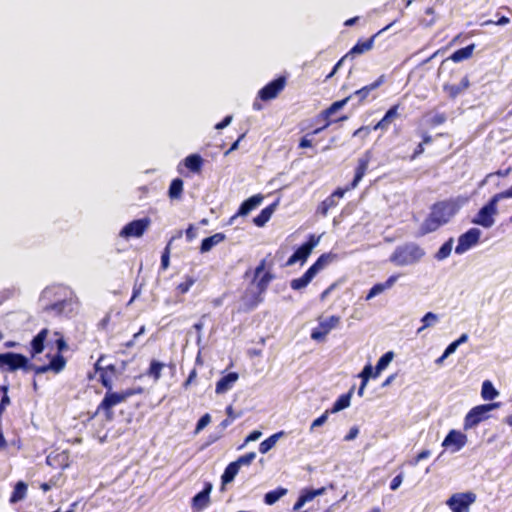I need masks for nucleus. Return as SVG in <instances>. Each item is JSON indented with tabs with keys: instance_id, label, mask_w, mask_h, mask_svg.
<instances>
[{
	"instance_id": "8fccbe9b",
	"label": "nucleus",
	"mask_w": 512,
	"mask_h": 512,
	"mask_svg": "<svg viewBox=\"0 0 512 512\" xmlns=\"http://www.w3.org/2000/svg\"><path fill=\"white\" fill-rule=\"evenodd\" d=\"M255 458H256L255 452H248V453L238 457V459L235 460L234 462L239 466V468H241V466L250 465L255 460Z\"/></svg>"
},
{
	"instance_id": "de8ad7c7",
	"label": "nucleus",
	"mask_w": 512,
	"mask_h": 512,
	"mask_svg": "<svg viewBox=\"0 0 512 512\" xmlns=\"http://www.w3.org/2000/svg\"><path fill=\"white\" fill-rule=\"evenodd\" d=\"M340 322V317L336 315H332L329 318L321 321L319 323L320 329H324L327 333H329L332 329L338 326Z\"/></svg>"
},
{
	"instance_id": "39448f33",
	"label": "nucleus",
	"mask_w": 512,
	"mask_h": 512,
	"mask_svg": "<svg viewBox=\"0 0 512 512\" xmlns=\"http://www.w3.org/2000/svg\"><path fill=\"white\" fill-rule=\"evenodd\" d=\"M500 402H493L488 404H481L473 407L468 411L464 417L463 429L465 431L470 430L478 426L481 422L489 419V412L499 408Z\"/></svg>"
},
{
	"instance_id": "e433bc0d",
	"label": "nucleus",
	"mask_w": 512,
	"mask_h": 512,
	"mask_svg": "<svg viewBox=\"0 0 512 512\" xmlns=\"http://www.w3.org/2000/svg\"><path fill=\"white\" fill-rule=\"evenodd\" d=\"M239 470V466L234 461L229 463L221 476L222 485L232 482Z\"/></svg>"
},
{
	"instance_id": "c03bdc74",
	"label": "nucleus",
	"mask_w": 512,
	"mask_h": 512,
	"mask_svg": "<svg viewBox=\"0 0 512 512\" xmlns=\"http://www.w3.org/2000/svg\"><path fill=\"white\" fill-rule=\"evenodd\" d=\"M498 394V391L489 380L483 382L481 388V397L484 400H493L498 396Z\"/></svg>"
},
{
	"instance_id": "f3484780",
	"label": "nucleus",
	"mask_w": 512,
	"mask_h": 512,
	"mask_svg": "<svg viewBox=\"0 0 512 512\" xmlns=\"http://www.w3.org/2000/svg\"><path fill=\"white\" fill-rule=\"evenodd\" d=\"M471 86V82L468 75H465L460 83L452 84V83H444L442 86L443 92L447 95V97L451 100H455L457 97L462 95L469 87Z\"/></svg>"
},
{
	"instance_id": "f257e3e1",
	"label": "nucleus",
	"mask_w": 512,
	"mask_h": 512,
	"mask_svg": "<svg viewBox=\"0 0 512 512\" xmlns=\"http://www.w3.org/2000/svg\"><path fill=\"white\" fill-rule=\"evenodd\" d=\"M459 206L455 200H443L434 203L428 216L422 222L419 234L424 236L447 224L457 213Z\"/></svg>"
},
{
	"instance_id": "a19ab883",
	"label": "nucleus",
	"mask_w": 512,
	"mask_h": 512,
	"mask_svg": "<svg viewBox=\"0 0 512 512\" xmlns=\"http://www.w3.org/2000/svg\"><path fill=\"white\" fill-rule=\"evenodd\" d=\"M373 367L370 364L364 366L363 370L358 375L361 378V384L358 389V395L361 397L364 394V389L368 383L370 377H373Z\"/></svg>"
},
{
	"instance_id": "f03ea898",
	"label": "nucleus",
	"mask_w": 512,
	"mask_h": 512,
	"mask_svg": "<svg viewBox=\"0 0 512 512\" xmlns=\"http://www.w3.org/2000/svg\"><path fill=\"white\" fill-rule=\"evenodd\" d=\"M336 259L337 254L335 253L328 252L321 254L301 277L291 280V289L298 291L305 288L321 270Z\"/></svg>"
},
{
	"instance_id": "0e129e2a",
	"label": "nucleus",
	"mask_w": 512,
	"mask_h": 512,
	"mask_svg": "<svg viewBox=\"0 0 512 512\" xmlns=\"http://www.w3.org/2000/svg\"><path fill=\"white\" fill-rule=\"evenodd\" d=\"M262 433L259 430H254L245 438L244 443L239 447V449L243 448L247 443L256 441L261 437Z\"/></svg>"
},
{
	"instance_id": "2eb2a0df",
	"label": "nucleus",
	"mask_w": 512,
	"mask_h": 512,
	"mask_svg": "<svg viewBox=\"0 0 512 512\" xmlns=\"http://www.w3.org/2000/svg\"><path fill=\"white\" fill-rule=\"evenodd\" d=\"M266 267V260L263 259L260 261L259 265L255 268L254 271V281H256V287L259 294L264 293L270 282L274 279V275L267 271L262 274Z\"/></svg>"
},
{
	"instance_id": "bb28decb",
	"label": "nucleus",
	"mask_w": 512,
	"mask_h": 512,
	"mask_svg": "<svg viewBox=\"0 0 512 512\" xmlns=\"http://www.w3.org/2000/svg\"><path fill=\"white\" fill-rule=\"evenodd\" d=\"M261 201L262 197L260 195H254L243 201L237 213L231 217L230 222H232L238 216L247 215L251 210H253L257 205H259Z\"/></svg>"
},
{
	"instance_id": "cd10ccee",
	"label": "nucleus",
	"mask_w": 512,
	"mask_h": 512,
	"mask_svg": "<svg viewBox=\"0 0 512 512\" xmlns=\"http://www.w3.org/2000/svg\"><path fill=\"white\" fill-rule=\"evenodd\" d=\"M399 277H400V274H394V275H391L384 283H377V284L373 285L366 296V300H369V299L375 297L376 295L384 292L386 289L391 288L395 284V282L398 280Z\"/></svg>"
},
{
	"instance_id": "680f3d73",
	"label": "nucleus",
	"mask_w": 512,
	"mask_h": 512,
	"mask_svg": "<svg viewBox=\"0 0 512 512\" xmlns=\"http://www.w3.org/2000/svg\"><path fill=\"white\" fill-rule=\"evenodd\" d=\"M431 452L429 450H423L419 452L411 461L410 464L412 466H416L420 461L427 459L430 456Z\"/></svg>"
},
{
	"instance_id": "412c9836",
	"label": "nucleus",
	"mask_w": 512,
	"mask_h": 512,
	"mask_svg": "<svg viewBox=\"0 0 512 512\" xmlns=\"http://www.w3.org/2000/svg\"><path fill=\"white\" fill-rule=\"evenodd\" d=\"M49 335V330L47 328L41 329L37 335L33 337L30 342L29 354L31 358L36 357L41 354L45 349V342Z\"/></svg>"
},
{
	"instance_id": "393cba45",
	"label": "nucleus",
	"mask_w": 512,
	"mask_h": 512,
	"mask_svg": "<svg viewBox=\"0 0 512 512\" xmlns=\"http://www.w3.org/2000/svg\"><path fill=\"white\" fill-rule=\"evenodd\" d=\"M238 378L239 375L237 372H230L224 375L216 382L215 392L217 394H223L227 392L233 387Z\"/></svg>"
},
{
	"instance_id": "dca6fc26",
	"label": "nucleus",
	"mask_w": 512,
	"mask_h": 512,
	"mask_svg": "<svg viewBox=\"0 0 512 512\" xmlns=\"http://www.w3.org/2000/svg\"><path fill=\"white\" fill-rule=\"evenodd\" d=\"M349 190L344 187H338L331 195L325 198L317 207V214L326 216L330 209L338 205V199L342 198Z\"/></svg>"
},
{
	"instance_id": "6e6d98bb",
	"label": "nucleus",
	"mask_w": 512,
	"mask_h": 512,
	"mask_svg": "<svg viewBox=\"0 0 512 512\" xmlns=\"http://www.w3.org/2000/svg\"><path fill=\"white\" fill-rule=\"evenodd\" d=\"M28 370H32L35 375H40V374L46 373L48 371H51V368H50L49 363L46 365H42V366H36L29 362Z\"/></svg>"
},
{
	"instance_id": "423d86ee",
	"label": "nucleus",
	"mask_w": 512,
	"mask_h": 512,
	"mask_svg": "<svg viewBox=\"0 0 512 512\" xmlns=\"http://www.w3.org/2000/svg\"><path fill=\"white\" fill-rule=\"evenodd\" d=\"M123 402V396H121L119 392L107 390L104 395V398L97 406L96 411L93 413L91 418H94L96 415L102 413L104 419L110 422L114 419L113 408Z\"/></svg>"
},
{
	"instance_id": "9d476101",
	"label": "nucleus",
	"mask_w": 512,
	"mask_h": 512,
	"mask_svg": "<svg viewBox=\"0 0 512 512\" xmlns=\"http://www.w3.org/2000/svg\"><path fill=\"white\" fill-rule=\"evenodd\" d=\"M320 237L314 234L309 235L308 240L303 243L287 260L286 266L294 265L296 262L304 264L310 256L314 247L319 243Z\"/></svg>"
},
{
	"instance_id": "a18cd8bd",
	"label": "nucleus",
	"mask_w": 512,
	"mask_h": 512,
	"mask_svg": "<svg viewBox=\"0 0 512 512\" xmlns=\"http://www.w3.org/2000/svg\"><path fill=\"white\" fill-rule=\"evenodd\" d=\"M49 365L51 371L57 374L65 368L66 359L62 354L56 353L54 356H52Z\"/></svg>"
},
{
	"instance_id": "603ef678",
	"label": "nucleus",
	"mask_w": 512,
	"mask_h": 512,
	"mask_svg": "<svg viewBox=\"0 0 512 512\" xmlns=\"http://www.w3.org/2000/svg\"><path fill=\"white\" fill-rule=\"evenodd\" d=\"M447 116L445 113H437L429 120V126L430 127H437L439 125H442L446 122Z\"/></svg>"
},
{
	"instance_id": "ea45409f",
	"label": "nucleus",
	"mask_w": 512,
	"mask_h": 512,
	"mask_svg": "<svg viewBox=\"0 0 512 512\" xmlns=\"http://www.w3.org/2000/svg\"><path fill=\"white\" fill-rule=\"evenodd\" d=\"M284 434L283 431L277 432L271 436H269L267 439L262 441L259 445V451L262 454H266L268 451H270L275 444L277 443L278 439Z\"/></svg>"
},
{
	"instance_id": "c85d7f7f",
	"label": "nucleus",
	"mask_w": 512,
	"mask_h": 512,
	"mask_svg": "<svg viewBox=\"0 0 512 512\" xmlns=\"http://www.w3.org/2000/svg\"><path fill=\"white\" fill-rule=\"evenodd\" d=\"M474 48H475L474 44H470V45H467L466 47L460 48V49L456 50L455 52H453L443 62H445L447 60H452L453 62L458 63L463 60H467L472 56Z\"/></svg>"
},
{
	"instance_id": "69168bd1",
	"label": "nucleus",
	"mask_w": 512,
	"mask_h": 512,
	"mask_svg": "<svg viewBox=\"0 0 512 512\" xmlns=\"http://www.w3.org/2000/svg\"><path fill=\"white\" fill-rule=\"evenodd\" d=\"M495 201L498 203L501 199H506V198H512V186L505 190V191H502V192H499L497 194H495L494 196H492Z\"/></svg>"
},
{
	"instance_id": "a878e982",
	"label": "nucleus",
	"mask_w": 512,
	"mask_h": 512,
	"mask_svg": "<svg viewBox=\"0 0 512 512\" xmlns=\"http://www.w3.org/2000/svg\"><path fill=\"white\" fill-rule=\"evenodd\" d=\"M386 81L385 75H380L374 82L356 90L351 96L358 97L359 102L366 100L373 90L379 88Z\"/></svg>"
},
{
	"instance_id": "7c9ffc66",
	"label": "nucleus",
	"mask_w": 512,
	"mask_h": 512,
	"mask_svg": "<svg viewBox=\"0 0 512 512\" xmlns=\"http://www.w3.org/2000/svg\"><path fill=\"white\" fill-rule=\"evenodd\" d=\"M226 236L224 233H215L212 236H209L207 238H204L200 245V251L201 253H205L210 251L215 245L223 242L225 240Z\"/></svg>"
},
{
	"instance_id": "f8f14e48",
	"label": "nucleus",
	"mask_w": 512,
	"mask_h": 512,
	"mask_svg": "<svg viewBox=\"0 0 512 512\" xmlns=\"http://www.w3.org/2000/svg\"><path fill=\"white\" fill-rule=\"evenodd\" d=\"M286 84L287 77L281 75L261 88L258 92V97L262 101H270L275 99L284 90Z\"/></svg>"
},
{
	"instance_id": "473e14b6",
	"label": "nucleus",
	"mask_w": 512,
	"mask_h": 512,
	"mask_svg": "<svg viewBox=\"0 0 512 512\" xmlns=\"http://www.w3.org/2000/svg\"><path fill=\"white\" fill-rule=\"evenodd\" d=\"M164 367V363L156 359H152L150 361L149 367L145 371V376L152 378L155 382H157L161 378L162 370Z\"/></svg>"
},
{
	"instance_id": "4be33fe9",
	"label": "nucleus",
	"mask_w": 512,
	"mask_h": 512,
	"mask_svg": "<svg viewBox=\"0 0 512 512\" xmlns=\"http://www.w3.org/2000/svg\"><path fill=\"white\" fill-rule=\"evenodd\" d=\"M325 491V487H321L318 489H303L293 506V510L299 511L307 502L312 501L316 496L323 495Z\"/></svg>"
},
{
	"instance_id": "bf43d9fd",
	"label": "nucleus",
	"mask_w": 512,
	"mask_h": 512,
	"mask_svg": "<svg viewBox=\"0 0 512 512\" xmlns=\"http://www.w3.org/2000/svg\"><path fill=\"white\" fill-rule=\"evenodd\" d=\"M196 378H197V370H196V368H193L189 372L187 379L182 384L183 389L187 390L189 388V386L192 385L196 381Z\"/></svg>"
},
{
	"instance_id": "6e6552de",
	"label": "nucleus",
	"mask_w": 512,
	"mask_h": 512,
	"mask_svg": "<svg viewBox=\"0 0 512 512\" xmlns=\"http://www.w3.org/2000/svg\"><path fill=\"white\" fill-rule=\"evenodd\" d=\"M476 498V494L472 491L454 493L447 499L446 505L452 512H469Z\"/></svg>"
},
{
	"instance_id": "0eeeda50",
	"label": "nucleus",
	"mask_w": 512,
	"mask_h": 512,
	"mask_svg": "<svg viewBox=\"0 0 512 512\" xmlns=\"http://www.w3.org/2000/svg\"><path fill=\"white\" fill-rule=\"evenodd\" d=\"M29 359L20 353L6 352L0 354V370L14 372L19 369L28 371Z\"/></svg>"
},
{
	"instance_id": "2f4dec72",
	"label": "nucleus",
	"mask_w": 512,
	"mask_h": 512,
	"mask_svg": "<svg viewBox=\"0 0 512 512\" xmlns=\"http://www.w3.org/2000/svg\"><path fill=\"white\" fill-rule=\"evenodd\" d=\"M184 166L193 173H200L203 166V158L198 154H191L183 161Z\"/></svg>"
},
{
	"instance_id": "58836bf2",
	"label": "nucleus",
	"mask_w": 512,
	"mask_h": 512,
	"mask_svg": "<svg viewBox=\"0 0 512 512\" xmlns=\"http://www.w3.org/2000/svg\"><path fill=\"white\" fill-rule=\"evenodd\" d=\"M273 211L274 205L265 207L256 217H254L253 223L258 227H263L270 220Z\"/></svg>"
},
{
	"instance_id": "ddd939ff",
	"label": "nucleus",
	"mask_w": 512,
	"mask_h": 512,
	"mask_svg": "<svg viewBox=\"0 0 512 512\" xmlns=\"http://www.w3.org/2000/svg\"><path fill=\"white\" fill-rule=\"evenodd\" d=\"M467 435L461 431L452 429L448 432L442 442V446L451 452L460 451L467 444Z\"/></svg>"
},
{
	"instance_id": "37998d69",
	"label": "nucleus",
	"mask_w": 512,
	"mask_h": 512,
	"mask_svg": "<svg viewBox=\"0 0 512 512\" xmlns=\"http://www.w3.org/2000/svg\"><path fill=\"white\" fill-rule=\"evenodd\" d=\"M393 357L394 353L392 351H388L380 357L375 366V372L373 375L374 378H376L380 374V372L383 371L389 365Z\"/></svg>"
},
{
	"instance_id": "72a5a7b5",
	"label": "nucleus",
	"mask_w": 512,
	"mask_h": 512,
	"mask_svg": "<svg viewBox=\"0 0 512 512\" xmlns=\"http://www.w3.org/2000/svg\"><path fill=\"white\" fill-rule=\"evenodd\" d=\"M352 394L353 388H351L347 393L340 395L339 398L334 402L331 409H328L331 412V414L337 413L349 407Z\"/></svg>"
},
{
	"instance_id": "4d7b16f0",
	"label": "nucleus",
	"mask_w": 512,
	"mask_h": 512,
	"mask_svg": "<svg viewBox=\"0 0 512 512\" xmlns=\"http://www.w3.org/2000/svg\"><path fill=\"white\" fill-rule=\"evenodd\" d=\"M315 134H311V132L307 133L305 136H303L298 144V148L305 149V148H311L313 146L311 136H314Z\"/></svg>"
},
{
	"instance_id": "4c0bfd02",
	"label": "nucleus",
	"mask_w": 512,
	"mask_h": 512,
	"mask_svg": "<svg viewBox=\"0 0 512 512\" xmlns=\"http://www.w3.org/2000/svg\"><path fill=\"white\" fill-rule=\"evenodd\" d=\"M183 180L181 178H175L171 181L168 196L170 199H180L183 193Z\"/></svg>"
},
{
	"instance_id": "13d9d810",
	"label": "nucleus",
	"mask_w": 512,
	"mask_h": 512,
	"mask_svg": "<svg viewBox=\"0 0 512 512\" xmlns=\"http://www.w3.org/2000/svg\"><path fill=\"white\" fill-rule=\"evenodd\" d=\"M328 333L324 329H320V325L313 329L311 332V338L316 341H322L325 339Z\"/></svg>"
},
{
	"instance_id": "774afa93",
	"label": "nucleus",
	"mask_w": 512,
	"mask_h": 512,
	"mask_svg": "<svg viewBox=\"0 0 512 512\" xmlns=\"http://www.w3.org/2000/svg\"><path fill=\"white\" fill-rule=\"evenodd\" d=\"M196 234V229L192 224H190L188 228L185 230L187 241H192L196 237Z\"/></svg>"
},
{
	"instance_id": "864d4df0",
	"label": "nucleus",
	"mask_w": 512,
	"mask_h": 512,
	"mask_svg": "<svg viewBox=\"0 0 512 512\" xmlns=\"http://www.w3.org/2000/svg\"><path fill=\"white\" fill-rule=\"evenodd\" d=\"M195 280L188 276L186 277L185 281L181 282L180 284H178L177 286V291L181 294H185L189 291V289L192 287V285L194 284Z\"/></svg>"
},
{
	"instance_id": "49530a36",
	"label": "nucleus",
	"mask_w": 512,
	"mask_h": 512,
	"mask_svg": "<svg viewBox=\"0 0 512 512\" xmlns=\"http://www.w3.org/2000/svg\"><path fill=\"white\" fill-rule=\"evenodd\" d=\"M452 246H453V238H449L440 248L439 250L436 252L435 254V259H437L438 261H442L446 258H448L451 254V251H452Z\"/></svg>"
},
{
	"instance_id": "3c124183",
	"label": "nucleus",
	"mask_w": 512,
	"mask_h": 512,
	"mask_svg": "<svg viewBox=\"0 0 512 512\" xmlns=\"http://www.w3.org/2000/svg\"><path fill=\"white\" fill-rule=\"evenodd\" d=\"M54 335L57 337L55 339L57 353L62 354L64 351L68 349V344L60 332H55Z\"/></svg>"
},
{
	"instance_id": "f704fd0d",
	"label": "nucleus",
	"mask_w": 512,
	"mask_h": 512,
	"mask_svg": "<svg viewBox=\"0 0 512 512\" xmlns=\"http://www.w3.org/2000/svg\"><path fill=\"white\" fill-rule=\"evenodd\" d=\"M28 486L25 482L19 481L14 486V489L10 495L9 502L15 504L26 497Z\"/></svg>"
},
{
	"instance_id": "052dcab7",
	"label": "nucleus",
	"mask_w": 512,
	"mask_h": 512,
	"mask_svg": "<svg viewBox=\"0 0 512 512\" xmlns=\"http://www.w3.org/2000/svg\"><path fill=\"white\" fill-rule=\"evenodd\" d=\"M211 421L210 414L206 413L204 414L197 422L196 424V432L201 431L204 429Z\"/></svg>"
},
{
	"instance_id": "1a4fd4ad",
	"label": "nucleus",
	"mask_w": 512,
	"mask_h": 512,
	"mask_svg": "<svg viewBox=\"0 0 512 512\" xmlns=\"http://www.w3.org/2000/svg\"><path fill=\"white\" fill-rule=\"evenodd\" d=\"M497 202L493 197L476 214L472 222L484 228H490L494 225V216L497 214Z\"/></svg>"
},
{
	"instance_id": "a211bd4d",
	"label": "nucleus",
	"mask_w": 512,
	"mask_h": 512,
	"mask_svg": "<svg viewBox=\"0 0 512 512\" xmlns=\"http://www.w3.org/2000/svg\"><path fill=\"white\" fill-rule=\"evenodd\" d=\"M102 357L95 363V370L99 373V381L104 388L112 390V378L116 374V367L114 364H109L104 367L100 366Z\"/></svg>"
},
{
	"instance_id": "7ed1b4c3",
	"label": "nucleus",
	"mask_w": 512,
	"mask_h": 512,
	"mask_svg": "<svg viewBox=\"0 0 512 512\" xmlns=\"http://www.w3.org/2000/svg\"><path fill=\"white\" fill-rule=\"evenodd\" d=\"M424 255V250L418 244L406 243L396 247L389 260L397 266H407L417 263Z\"/></svg>"
},
{
	"instance_id": "5fc2aeb1",
	"label": "nucleus",
	"mask_w": 512,
	"mask_h": 512,
	"mask_svg": "<svg viewBox=\"0 0 512 512\" xmlns=\"http://www.w3.org/2000/svg\"><path fill=\"white\" fill-rule=\"evenodd\" d=\"M145 330H146V329H145V326H144V325H142V326L139 328L138 332H136V333L132 336V339H130L129 341H127V342H125V343L123 344V347H125V348H127V349L132 348V347L136 344V341H137L138 337H139L140 335H142V334H144V333H145Z\"/></svg>"
},
{
	"instance_id": "4468645a",
	"label": "nucleus",
	"mask_w": 512,
	"mask_h": 512,
	"mask_svg": "<svg viewBox=\"0 0 512 512\" xmlns=\"http://www.w3.org/2000/svg\"><path fill=\"white\" fill-rule=\"evenodd\" d=\"M481 232L477 228H471L458 238V244L455 248L456 254H462L476 245L479 241Z\"/></svg>"
},
{
	"instance_id": "6ab92c4d",
	"label": "nucleus",
	"mask_w": 512,
	"mask_h": 512,
	"mask_svg": "<svg viewBox=\"0 0 512 512\" xmlns=\"http://www.w3.org/2000/svg\"><path fill=\"white\" fill-rule=\"evenodd\" d=\"M392 23L388 24L381 30H379L377 33L372 35L368 39H359L357 43L350 49V51L347 53V55H359L363 54L369 50L372 49L375 38L383 31L387 30L389 27H391Z\"/></svg>"
},
{
	"instance_id": "9b49d317",
	"label": "nucleus",
	"mask_w": 512,
	"mask_h": 512,
	"mask_svg": "<svg viewBox=\"0 0 512 512\" xmlns=\"http://www.w3.org/2000/svg\"><path fill=\"white\" fill-rule=\"evenodd\" d=\"M151 224L149 217L133 220L127 223L120 231L119 236L125 239L139 238L147 231Z\"/></svg>"
},
{
	"instance_id": "79ce46f5",
	"label": "nucleus",
	"mask_w": 512,
	"mask_h": 512,
	"mask_svg": "<svg viewBox=\"0 0 512 512\" xmlns=\"http://www.w3.org/2000/svg\"><path fill=\"white\" fill-rule=\"evenodd\" d=\"M287 494V489L283 487H278L274 490L267 492L264 496V502L267 505L275 504L281 497Z\"/></svg>"
},
{
	"instance_id": "338daca9",
	"label": "nucleus",
	"mask_w": 512,
	"mask_h": 512,
	"mask_svg": "<svg viewBox=\"0 0 512 512\" xmlns=\"http://www.w3.org/2000/svg\"><path fill=\"white\" fill-rule=\"evenodd\" d=\"M402 481H403V476H402V474H399V475L395 476V477L392 479V481L390 482V489H391L392 491L397 490V489L399 488V486L401 485Z\"/></svg>"
},
{
	"instance_id": "aec40b11",
	"label": "nucleus",
	"mask_w": 512,
	"mask_h": 512,
	"mask_svg": "<svg viewBox=\"0 0 512 512\" xmlns=\"http://www.w3.org/2000/svg\"><path fill=\"white\" fill-rule=\"evenodd\" d=\"M370 162V156L366 153L363 157L358 159L357 166L355 169V175L351 183H349L346 188L350 191L355 189L362 178L365 176L368 166Z\"/></svg>"
},
{
	"instance_id": "c756f323",
	"label": "nucleus",
	"mask_w": 512,
	"mask_h": 512,
	"mask_svg": "<svg viewBox=\"0 0 512 512\" xmlns=\"http://www.w3.org/2000/svg\"><path fill=\"white\" fill-rule=\"evenodd\" d=\"M183 236V231L182 230H178L176 232L175 235H173L166 247L164 248L163 252H162V255H161V269L162 270H166L168 267H169V264H170V251H171V246H172V243L176 240V239H180L181 237Z\"/></svg>"
},
{
	"instance_id": "09e8293b",
	"label": "nucleus",
	"mask_w": 512,
	"mask_h": 512,
	"mask_svg": "<svg viewBox=\"0 0 512 512\" xmlns=\"http://www.w3.org/2000/svg\"><path fill=\"white\" fill-rule=\"evenodd\" d=\"M438 320V317L433 312H427L423 318L421 319L423 325L417 330L418 333L422 332L424 329L428 328L432 324H434Z\"/></svg>"
},
{
	"instance_id": "5701e85b",
	"label": "nucleus",
	"mask_w": 512,
	"mask_h": 512,
	"mask_svg": "<svg viewBox=\"0 0 512 512\" xmlns=\"http://www.w3.org/2000/svg\"><path fill=\"white\" fill-rule=\"evenodd\" d=\"M400 108V104L397 103V104H394L392 105L388 110L387 112L385 113V115L383 116V118L378 121L374 126H373V130H381V131H386L388 130L390 124L396 119L399 117V113H398V110Z\"/></svg>"
},
{
	"instance_id": "b1692460",
	"label": "nucleus",
	"mask_w": 512,
	"mask_h": 512,
	"mask_svg": "<svg viewBox=\"0 0 512 512\" xmlns=\"http://www.w3.org/2000/svg\"><path fill=\"white\" fill-rule=\"evenodd\" d=\"M212 490V485L210 483H206L205 487L202 491L197 493L192 499V507L195 510H201L205 508L210 503V492Z\"/></svg>"
},
{
	"instance_id": "c9c22d12",
	"label": "nucleus",
	"mask_w": 512,
	"mask_h": 512,
	"mask_svg": "<svg viewBox=\"0 0 512 512\" xmlns=\"http://www.w3.org/2000/svg\"><path fill=\"white\" fill-rule=\"evenodd\" d=\"M68 305H70L68 300L61 299L45 305L44 311L47 313H53L55 316H60L65 312V309Z\"/></svg>"
},
{
	"instance_id": "20e7f679",
	"label": "nucleus",
	"mask_w": 512,
	"mask_h": 512,
	"mask_svg": "<svg viewBox=\"0 0 512 512\" xmlns=\"http://www.w3.org/2000/svg\"><path fill=\"white\" fill-rule=\"evenodd\" d=\"M351 95L347 96L346 98L333 102L329 107L322 110L316 117L314 118V122H320L324 121L323 125L318 126L313 131H311V134H319L326 128H328L331 124L337 123V122H343L348 119L346 115L340 116L338 118H333V115L343 108L347 102L351 99Z\"/></svg>"
},
{
	"instance_id": "e2e57ef3",
	"label": "nucleus",
	"mask_w": 512,
	"mask_h": 512,
	"mask_svg": "<svg viewBox=\"0 0 512 512\" xmlns=\"http://www.w3.org/2000/svg\"><path fill=\"white\" fill-rule=\"evenodd\" d=\"M330 413L331 412L329 410H326L321 416L316 418L311 424V430L314 429L315 427L322 426L327 421L328 415Z\"/></svg>"
}]
</instances>
